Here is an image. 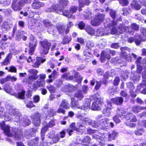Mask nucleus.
I'll return each instance as SVG.
<instances>
[{
  "mask_svg": "<svg viewBox=\"0 0 146 146\" xmlns=\"http://www.w3.org/2000/svg\"><path fill=\"white\" fill-rule=\"evenodd\" d=\"M25 92L24 91H22L19 92L18 94L16 93H14L11 95H13L17 98L23 99L25 98Z\"/></svg>",
  "mask_w": 146,
  "mask_h": 146,
  "instance_id": "a878e982",
  "label": "nucleus"
},
{
  "mask_svg": "<svg viewBox=\"0 0 146 146\" xmlns=\"http://www.w3.org/2000/svg\"><path fill=\"white\" fill-rule=\"evenodd\" d=\"M117 112L118 115L120 117L122 118L123 116H125V112L121 109H118Z\"/></svg>",
  "mask_w": 146,
  "mask_h": 146,
  "instance_id": "58836bf2",
  "label": "nucleus"
},
{
  "mask_svg": "<svg viewBox=\"0 0 146 146\" xmlns=\"http://www.w3.org/2000/svg\"><path fill=\"white\" fill-rule=\"evenodd\" d=\"M38 71L35 69H31L28 70V72L32 75L29 77L28 78L23 79V81L25 82H28L29 84H31L33 80L37 79L38 78L37 76Z\"/></svg>",
  "mask_w": 146,
  "mask_h": 146,
  "instance_id": "39448f33",
  "label": "nucleus"
},
{
  "mask_svg": "<svg viewBox=\"0 0 146 146\" xmlns=\"http://www.w3.org/2000/svg\"><path fill=\"white\" fill-rule=\"evenodd\" d=\"M77 117L80 119L82 123L83 124L89 125L92 120L90 118L84 117L81 115H78Z\"/></svg>",
  "mask_w": 146,
  "mask_h": 146,
  "instance_id": "dca6fc26",
  "label": "nucleus"
},
{
  "mask_svg": "<svg viewBox=\"0 0 146 146\" xmlns=\"http://www.w3.org/2000/svg\"><path fill=\"white\" fill-rule=\"evenodd\" d=\"M7 113H5L4 110L3 108H0V117L4 115V117L5 115V114Z\"/></svg>",
  "mask_w": 146,
  "mask_h": 146,
  "instance_id": "e2e57ef3",
  "label": "nucleus"
},
{
  "mask_svg": "<svg viewBox=\"0 0 146 146\" xmlns=\"http://www.w3.org/2000/svg\"><path fill=\"white\" fill-rule=\"evenodd\" d=\"M58 1H59V0H58ZM60 6V5L59 2L58 4H56L55 5H52L51 7L46 9L45 11L46 12H53L54 11L57 12V9H59Z\"/></svg>",
  "mask_w": 146,
  "mask_h": 146,
  "instance_id": "a211bd4d",
  "label": "nucleus"
},
{
  "mask_svg": "<svg viewBox=\"0 0 146 146\" xmlns=\"http://www.w3.org/2000/svg\"><path fill=\"white\" fill-rule=\"evenodd\" d=\"M90 124L93 127L96 128H98L100 125L98 123L95 121H93L92 120Z\"/></svg>",
  "mask_w": 146,
  "mask_h": 146,
  "instance_id": "de8ad7c7",
  "label": "nucleus"
},
{
  "mask_svg": "<svg viewBox=\"0 0 146 146\" xmlns=\"http://www.w3.org/2000/svg\"><path fill=\"white\" fill-rule=\"evenodd\" d=\"M4 133L9 137H12L15 140H19L23 137L22 131L18 130L16 128L13 129L10 131L9 127L8 125L5 126L3 128Z\"/></svg>",
  "mask_w": 146,
  "mask_h": 146,
  "instance_id": "f257e3e1",
  "label": "nucleus"
},
{
  "mask_svg": "<svg viewBox=\"0 0 146 146\" xmlns=\"http://www.w3.org/2000/svg\"><path fill=\"white\" fill-rule=\"evenodd\" d=\"M71 107L77 108L80 109L84 110L90 109V102L91 100L90 99H85V101L86 104L83 106L79 107L78 106V102L74 98H71Z\"/></svg>",
  "mask_w": 146,
  "mask_h": 146,
  "instance_id": "7ed1b4c3",
  "label": "nucleus"
},
{
  "mask_svg": "<svg viewBox=\"0 0 146 146\" xmlns=\"http://www.w3.org/2000/svg\"><path fill=\"white\" fill-rule=\"evenodd\" d=\"M86 32L90 35H93L94 34L95 31L90 26H89L86 27Z\"/></svg>",
  "mask_w": 146,
  "mask_h": 146,
  "instance_id": "f704fd0d",
  "label": "nucleus"
},
{
  "mask_svg": "<svg viewBox=\"0 0 146 146\" xmlns=\"http://www.w3.org/2000/svg\"><path fill=\"white\" fill-rule=\"evenodd\" d=\"M75 78H76V81L78 83H80L81 82L82 80L83 79V77L79 75H75Z\"/></svg>",
  "mask_w": 146,
  "mask_h": 146,
  "instance_id": "864d4df0",
  "label": "nucleus"
},
{
  "mask_svg": "<svg viewBox=\"0 0 146 146\" xmlns=\"http://www.w3.org/2000/svg\"><path fill=\"white\" fill-rule=\"evenodd\" d=\"M10 20H8L7 21H5L3 23L2 26V29L3 31H6L9 30L11 27V24H10Z\"/></svg>",
  "mask_w": 146,
  "mask_h": 146,
  "instance_id": "412c9836",
  "label": "nucleus"
},
{
  "mask_svg": "<svg viewBox=\"0 0 146 146\" xmlns=\"http://www.w3.org/2000/svg\"><path fill=\"white\" fill-rule=\"evenodd\" d=\"M91 141V138L88 136L85 137L82 141V142L86 144H83V146H88L89 144L90 143Z\"/></svg>",
  "mask_w": 146,
  "mask_h": 146,
  "instance_id": "7c9ffc66",
  "label": "nucleus"
},
{
  "mask_svg": "<svg viewBox=\"0 0 146 146\" xmlns=\"http://www.w3.org/2000/svg\"><path fill=\"white\" fill-rule=\"evenodd\" d=\"M120 56L121 57L124 58L128 61H131V59H127L128 56L127 55V53L125 51H122L121 53Z\"/></svg>",
  "mask_w": 146,
  "mask_h": 146,
  "instance_id": "ea45409f",
  "label": "nucleus"
},
{
  "mask_svg": "<svg viewBox=\"0 0 146 146\" xmlns=\"http://www.w3.org/2000/svg\"><path fill=\"white\" fill-rule=\"evenodd\" d=\"M30 40L29 45L30 49L29 52L30 54L32 55L33 54L37 45V40L35 37L32 35L30 36Z\"/></svg>",
  "mask_w": 146,
  "mask_h": 146,
  "instance_id": "1a4fd4ad",
  "label": "nucleus"
},
{
  "mask_svg": "<svg viewBox=\"0 0 146 146\" xmlns=\"http://www.w3.org/2000/svg\"><path fill=\"white\" fill-rule=\"evenodd\" d=\"M55 123L53 120H51L50 121L48 125H47L46 126L48 127H52L55 125Z\"/></svg>",
  "mask_w": 146,
  "mask_h": 146,
  "instance_id": "338daca9",
  "label": "nucleus"
},
{
  "mask_svg": "<svg viewBox=\"0 0 146 146\" xmlns=\"http://www.w3.org/2000/svg\"><path fill=\"white\" fill-rule=\"evenodd\" d=\"M11 34L12 35L11 36H9L8 35H4L2 39V40L6 41L7 40L8 38L10 39H11V38L13 37L14 35V34L13 33H12Z\"/></svg>",
  "mask_w": 146,
  "mask_h": 146,
  "instance_id": "37998d69",
  "label": "nucleus"
},
{
  "mask_svg": "<svg viewBox=\"0 0 146 146\" xmlns=\"http://www.w3.org/2000/svg\"><path fill=\"white\" fill-rule=\"evenodd\" d=\"M38 139L37 138H35L31 141L28 142V144L30 146H37L38 145Z\"/></svg>",
  "mask_w": 146,
  "mask_h": 146,
  "instance_id": "2f4dec72",
  "label": "nucleus"
},
{
  "mask_svg": "<svg viewBox=\"0 0 146 146\" xmlns=\"http://www.w3.org/2000/svg\"><path fill=\"white\" fill-rule=\"evenodd\" d=\"M112 102L117 105H120L123 102V99L122 97H117L111 100Z\"/></svg>",
  "mask_w": 146,
  "mask_h": 146,
  "instance_id": "4be33fe9",
  "label": "nucleus"
},
{
  "mask_svg": "<svg viewBox=\"0 0 146 146\" xmlns=\"http://www.w3.org/2000/svg\"><path fill=\"white\" fill-rule=\"evenodd\" d=\"M47 112L48 115L50 117L53 116L54 114L56 113V112L54 111V110L53 109H49L48 111Z\"/></svg>",
  "mask_w": 146,
  "mask_h": 146,
  "instance_id": "a18cd8bd",
  "label": "nucleus"
},
{
  "mask_svg": "<svg viewBox=\"0 0 146 146\" xmlns=\"http://www.w3.org/2000/svg\"><path fill=\"white\" fill-rule=\"evenodd\" d=\"M71 40V39L70 37H68V36H65L61 43L63 44H68Z\"/></svg>",
  "mask_w": 146,
  "mask_h": 146,
  "instance_id": "4c0bfd02",
  "label": "nucleus"
},
{
  "mask_svg": "<svg viewBox=\"0 0 146 146\" xmlns=\"http://www.w3.org/2000/svg\"><path fill=\"white\" fill-rule=\"evenodd\" d=\"M91 14L92 13L91 12L88 11V13H87V14L84 16L85 19L87 20L90 19L92 18Z\"/></svg>",
  "mask_w": 146,
  "mask_h": 146,
  "instance_id": "4d7b16f0",
  "label": "nucleus"
},
{
  "mask_svg": "<svg viewBox=\"0 0 146 146\" xmlns=\"http://www.w3.org/2000/svg\"><path fill=\"white\" fill-rule=\"evenodd\" d=\"M131 5L132 8L136 10H139L141 7V6L135 0L131 2Z\"/></svg>",
  "mask_w": 146,
  "mask_h": 146,
  "instance_id": "b1692460",
  "label": "nucleus"
},
{
  "mask_svg": "<svg viewBox=\"0 0 146 146\" xmlns=\"http://www.w3.org/2000/svg\"><path fill=\"white\" fill-rule=\"evenodd\" d=\"M40 114L38 113H37L34 115L31 116L33 122L35 125H39L40 122Z\"/></svg>",
  "mask_w": 146,
  "mask_h": 146,
  "instance_id": "ddd939ff",
  "label": "nucleus"
},
{
  "mask_svg": "<svg viewBox=\"0 0 146 146\" xmlns=\"http://www.w3.org/2000/svg\"><path fill=\"white\" fill-rule=\"evenodd\" d=\"M142 40V38L140 34H136L134 37H130L128 38V41L130 43L135 42L137 45H139L141 41Z\"/></svg>",
  "mask_w": 146,
  "mask_h": 146,
  "instance_id": "f8f14e48",
  "label": "nucleus"
},
{
  "mask_svg": "<svg viewBox=\"0 0 146 146\" xmlns=\"http://www.w3.org/2000/svg\"><path fill=\"white\" fill-rule=\"evenodd\" d=\"M59 33L63 34L64 32V27L62 25H58L56 27Z\"/></svg>",
  "mask_w": 146,
  "mask_h": 146,
  "instance_id": "e433bc0d",
  "label": "nucleus"
},
{
  "mask_svg": "<svg viewBox=\"0 0 146 146\" xmlns=\"http://www.w3.org/2000/svg\"><path fill=\"white\" fill-rule=\"evenodd\" d=\"M60 138V135L57 134L54 135V137L52 138V140L54 142L56 143L59 141Z\"/></svg>",
  "mask_w": 146,
  "mask_h": 146,
  "instance_id": "a19ab883",
  "label": "nucleus"
},
{
  "mask_svg": "<svg viewBox=\"0 0 146 146\" xmlns=\"http://www.w3.org/2000/svg\"><path fill=\"white\" fill-rule=\"evenodd\" d=\"M45 84V82L44 81H42L41 82L38 80L36 82V84L35 83L33 84V86L34 88H37L38 87H40L41 86H43Z\"/></svg>",
  "mask_w": 146,
  "mask_h": 146,
  "instance_id": "72a5a7b5",
  "label": "nucleus"
},
{
  "mask_svg": "<svg viewBox=\"0 0 146 146\" xmlns=\"http://www.w3.org/2000/svg\"><path fill=\"white\" fill-rule=\"evenodd\" d=\"M36 60V62L34 65H33V67L35 68L38 67L41 63H43L46 60V59H43L41 57H37Z\"/></svg>",
  "mask_w": 146,
  "mask_h": 146,
  "instance_id": "aec40b11",
  "label": "nucleus"
},
{
  "mask_svg": "<svg viewBox=\"0 0 146 146\" xmlns=\"http://www.w3.org/2000/svg\"><path fill=\"white\" fill-rule=\"evenodd\" d=\"M62 77L64 78L69 80H74L75 79V76L74 77L72 76H70L67 74H63Z\"/></svg>",
  "mask_w": 146,
  "mask_h": 146,
  "instance_id": "c9c22d12",
  "label": "nucleus"
},
{
  "mask_svg": "<svg viewBox=\"0 0 146 146\" xmlns=\"http://www.w3.org/2000/svg\"><path fill=\"white\" fill-rule=\"evenodd\" d=\"M40 43L41 46V48L40 51V53L43 54H46L51 46V44L46 39L42 41H40Z\"/></svg>",
  "mask_w": 146,
  "mask_h": 146,
  "instance_id": "423d86ee",
  "label": "nucleus"
},
{
  "mask_svg": "<svg viewBox=\"0 0 146 146\" xmlns=\"http://www.w3.org/2000/svg\"><path fill=\"white\" fill-rule=\"evenodd\" d=\"M66 88H67L68 91L72 92L75 89L74 86L71 85H68L65 86Z\"/></svg>",
  "mask_w": 146,
  "mask_h": 146,
  "instance_id": "6e6d98bb",
  "label": "nucleus"
},
{
  "mask_svg": "<svg viewBox=\"0 0 146 146\" xmlns=\"http://www.w3.org/2000/svg\"><path fill=\"white\" fill-rule=\"evenodd\" d=\"M47 88L51 93H54L55 92V88L52 86H48Z\"/></svg>",
  "mask_w": 146,
  "mask_h": 146,
  "instance_id": "49530a36",
  "label": "nucleus"
},
{
  "mask_svg": "<svg viewBox=\"0 0 146 146\" xmlns=\"http://www.w3.org/2000/svg\"><path fill=\"white\" fill-rule=\"evenodd\" d=\"M44 25L47 27H48L52 25L51 22L48 20H45L43 21Z\"/></svg>",
  "mask_w": 146,
  "mask_h": 146,
  "instance_id": "c03bdc74",
  "label": "nucleus"
},
{
  "mask_svg": "<svg viewBox=\"0 0 146 146\" xmlns=\"http://www.w3.org/2000/svg\"><path fill=\"white\" fill-rule=\"evenodd\" d=\"M113 121L116 123H119L121 121L119 119L117 116L116 115H115L113 118Z\"/></svg>",
  "mask_w": 146,
  "mask_h": 146,
  "instance_id": "774afa93",
  "label": "nucleus"
},
{
  "mask_svg": "<svg viewBox=\"0 0 146 146\" xmlns=\"http://www.w3.org/2000/svg\"><path fill=\"white\" fill-rule=\"evenodd\" d=\"M74 96L78 100H82L84 97L83 94L81 90L77 91L74 94Z\"/></svg>",
  "mask_w": 146,
  "mask_h": 146,
  "instance_id": "5701e85b",
  "label": "nucleus"
},
{
  "mask_svg": "<svg viewBox=\"0 0 146 146\" xmlns=\"http://www.w3.org/2000/svg\"><path fill=\"white\" fill-rule=\"evenodd\" d=\"M132 117L133 118L131 119V122H135L137 121V119L135 116L133 115L132 113H128L125 112V116H123L122 118H125L127 120H129L131 119Z\"/></svg>",
  "mask_w": 146,
  "mask_h": 146,
  "instance_id": "f3484780",
  "label": "nucleus"
},
{
  "mask_svg": "<svg viewBox=\"0 0 146 146\" xmlns=\"http://www.w3.org/2000/svg\"><path fill=\"white\" fill-rule=\"evenodd\" d=\"M12 57V54L11 53H9L7 57L5 59L4 61L2 62V65H7L9 63Z\"/></svg>",
  "mask_w": 146,
  "mask_h": 146,
  "instance_id": "cd10ccee",
  "label": "nucleus"
},
{
  "mask_svg": "<svg viewBox=\"0 0 146 146\" xmlns=\"http://www.w3.org/2000/svg\"><path fill=\"white\" fill-rule=\"evenodd\" d=\"M142 57L141 56L139 57L136 60V62L138 63H141L144 64V66H146V63H143V59L141 60Z\"/></svg>",
  "mask_w": 146,
  "mask_h": 146,
  "instance_id": "603ef678",
  "label": "nucleus"
},
{
  "mask_svg": "<svg viewBox=\"0 0 146 146\" xmlns=\"http://www.w3.org/2000/svg\"><path fill=\"white\" fill-rule=\"evenodd\" d=\"M118 133L115 131H113L112 132V133L109 135V137H111L112 138H114L116 136H117Z\"/></svg>",
  "mask_w": 146,
  "mask_h": 146,
  "instance_id": "bf43d9fd",
  "label": "nucleus"
},
{
  "mask_svg": "<svg viewBox=\"0 0 146 146\" xmlns=\"http://www.w3.org/2000/svg\"><path fill=\"white\" fill-rule=\"evenodd\" d=\"M119 3L123 6L127 5L129 3L127 0H119Z\"/></svg>",
  "mask_w": 146,
  "mask_h": 146,
  "instance_id": "8fccbe9b",
  "label": "nucleus"
},
{
  "mask_svg": "<svg viewBox=\"0 0 146 146\" xmlns=\"http://www.w3.org/2000/svg\"><path fill=\"white\" fill-rule=\"evenodd\" d=\"M110 34L112 35L118 33V31L116 27H113L110 30Z\"/></svg>",
  "mask_w": 146,
  "mask_h": 146,
  "instance_id": "09e8293b",
  "label": "nucleus"
},
{
  "mask_svg": "<svg viewBox=\"0 0 146 146\" xmlns=\"http://www.w3.org/2000/svg\"><path fill=\"white\" fill-rule=\"evenodd\" d=\"M110 54H111L112 55H114L115 54L116 52L114 51L108 49L102 52L101 57V60L102 62H103L104 60L106 59L109 60L110 58Z\"/></svg>",
  "mask_w": 146,
  "mask_h": 146,
  "instance_id": "9d476101",
  "label": "nucleus"
},
{
  "mask_svg": "<svg viewBox=\"0 0 146 146\" xmlns=\"http://www.w3.org/2000/svg\"><path fill=\"white\" fill-rule=\"evenodd\" d=\"M119 79L118 77H116L113 81V84L115 86H117L119 84Z\"/></svg>",
  "mask_w": 146,
  "mask_h": 146,
  "instance_id": "0e129e2a",
  "label": "nucleus"
},
{
  "mask_svg": "<svg viewBox=\"0 0 146 146\" xmlns=\"http://www.w3.org/2000/svg\"><path fill=\"white\" fill-rule=\"evenodd\" d=\"M44 5V4L37 0L35 1L32 4V7L34 9H38Z\"/></svg>",
  "mask_w": 146,
  "mask_h": 146,
  "instance_id": "6ab92c4d",
  "label": "nucleus"
},
{
  "mask_svg": "<svg viewBox=\"0 0 146 146\" xmlns=\"http://www.w3.org/2000/svg\"><path fill=\"white\" fill-rule=\"evenodd\" d=\"M109 121L108 119L105 118L100 120V123L102 126L107 127L109 125Z\"/></svg>",
  "mask_w": 146,
  "mask_h": 146,
  "instance_id": "c85d7f7f",
  "label": "nucleus"
},
{
  "mask_svg": "<svg viewBox=\"0 0 146 146\" xmlns=\"http://www.w3.org/2000/svg\"><path fill=\"white\" fill-rule=\"evenodd\" d=\"M10 112L11 113L7 112L5 114V121H8L13 119L14 121L21 122L23 117L20 112L15 109L10 110Z\"/></svg>",
  "mask_w": 146,
  "mask_h": 146,
  "instance_id": "f03ea898",
  "label": "nucleus"
},
{
  "mask_svg": "<svg viewBox=\"0 0 146 146\" xmlns=\"http://www.w3.org/2000/svg\"><path fill=\"white\" fill-rule=\"evenodd\" d=\"M111 109L110 108H108L106 109H104L103 110V113L106 114V115H109L110 113Z\"/></svg>",
  "mask_w": 146,
  "mask_h": 146,
  "instance_id": "3c124183",
  "label": "nucleus"
},
{
  "mask_svg": "<svg viewBox=\"0 0 146 146\" xmlns=\"http://www.w3.org/2000/svg\"><path fill=\"white\" fill-rule=\"evenodd\" d=\"M131 28L129 27L125 26L123 27L122 29H123L124 31H128L129 33L131 35H133L134 34V31L132 30H133L135 31H138L139 29V27L138 25L135 23H133L131 25ZM123 32V29L119 31V33L120 34L122 33Z\"/></svg>",
  "mask_w": 146,
  "mask_h": 146,
  "instance_id": "6e6552de",
  "label": "nucleus"
},
{
  "mask_svg": "<svg viewBox=\"0 0 146 146\" xmlns=\"http://www.w3.org/2000/svg\"><path fill=\"white\" fill-rule=\"evenodd\" d=\"M23 6V4L21 1L19 3H16L15 1H13L12 4V7L14 11L19 10L21 9V7Z\"/></svg>",
  "mask_w": 146,
  "mask_h": 146,
  "instance_id": "4468645a",
  "label": "nucleus"
},
{
  "mask_svg": "<svg viewBox=\"0 0 146 146\" xmlns=\"http://www.w3.org/2000/svg\"><path fill=\"white\" fill-rule=\"evenodd\" d=\"M107 31H104L102 28L99 27L96 31L97 35L98 36H102L109 35L110 34V32L109 30L108 32Z\"/></svg>",
  "mask_w": 146,
  "mask_h": 146,
  "instance_id": "2eb2a0df",
  "label": "nucleus"
},
{
  "mask_svg": "<svg viewBox=\"0 0 146 146\" xmlns=\"http://www.w3.org/2000/svg\"><path fill=\"white\" fill-rule=\"evenodd\" d=\"M77 9L78 7H77L75 6H72L70 9V12L72 13H75L77 10Z\"/></svg>",
  "mask_w": 146,
  "mask_h": 146,
  "instance_id": "5fc2aeb1",
  "label": "nucleus"
},
{
  "mask_svg": "<svg viewBox=\"0 0 146 146\" xmlns=\"http://www.w3.org/2000/svg\"><path fill=\"white\" fill-rule=\"evenodd\" d=\"M78 3L80 6V7H83L85 5H89L90 3V1L89 0H79Z\"/></svg>",
  "mask_w": 146,
  "mask_h": 146,
  "instance_id": "c756f323",
  "label": "nucleus"
},
{
  "mask_svg": "<svg viewBox=\"0 0 146 146\" xmlns=\"http://www.w3.org/2000/svg\"><path fill=\"white\" fill-rule=\"evenodd\" d=\"M8 81H15L17 79L14 76H8L7 77Z\"/></svg>",
  "mask_w": 146,
  "mask_h": 146,
  "instance_id": "69168bd1",
  "label": "nucleus"
},
{
  "mask_svg": "<svg viewBox=\"0 0 146 146\" xmlns=\"http://www.w3.org/2000/svg\"><path fill=\"white\" fill-rule=\"evenodd\" d=\"M104 14H98L95 16V18L91 21V25L94 26H99L104 20Z\"/></svg>",
  "mask_w": 146,
  "mask_h": 146,
  "instance_id": "0eeeda50",
  "label": "nucleus"
},
{
  "mask_svg": "<svg viewBox=\"0 0 146 146\" xmlns=\"http://www.w3.org/2000/svg\"><path fill=\"white\" fill-rule=\"evenodd\" d=\"M60 106L65 109H68L70 108L68 101L66 100H63L62 101Z\"/></svg>",
  "mask_w": 146,
  "mask_h": 146,
  "instance_id": "393cba45",
  "label": "nucleus"
},
{
  "mask_svg": "<svg viewBox=\"0 0 146 146\" xmlns=\"http://www.w3.org/2000/svg\"><path fill=\"white\" fill-rule=\"evenodd\" d=\"M21 122V123L23 122V123H24L26 125H29L31 123L30 121L28 118H26L24 117H23Z\"/></svg>",
  "mask_w": 146,
  "mask_h": 146,
  "instance_id": "79ce46f5",
  "label": "nucleus"
},
{
  "mask_svg": "<svg viewBox=\"0 0 146 146\" xmlns=\"http://www.w3.org/2000/svg\"><path fill=\"white\" fill-rule=\"evenodd\" d=\"M143 69V68L142 66L139 65H137V72L135 74L132 72L131 73V79L132 80L134 81L139 80L140 79L141 76L140 75L137 74V73L140 74Z\"/></svg>",
  "mask_w": 146,
  "mask_h": 146,
  "instance_id": "9b49d317",
  "label": "nucleus"
},
{
  "mask_svg": "<svg viewBox=\"0 0 146 146\" xmlns=\"http://www.w3.org/2000/svg\"><path fill=\"white\" fill-rule=\"evenodd\" d=\"M94 46V44L90 41H88L86 44V46L88 48H91Z\"/></svg>",
  "mask_w": 146,
  "mask_h": 146,
  "instance_id": "680f3d73",
  "label": "nucleus"
},
{
  "mask_svg": "<svg viewBox=\"0 0 146 146\" xmlns=\"http://www.w3.org/2000/svg\"><path fill=\"white\" fill-rule=\"evenodd\" d=\"M145 109H146V107H139L135 106L132 107V110L133 112L137 113L141 110Z\"/></svg>",
  "mask_w": 146,
  "mask_h": 146,
  "instance_id": "bb28decb",
  "label": "nucleus"
},
{
  "mask_svg": "<svg viewBox=\"0 0 146 146\" xmlns=\"http://www.w3.org/2000/svg\"><path fill=\"white\" fill-rule=\"evenodd\" d=\"M120 95L123 97H125V98H128V96L126 92L122 90L120 92Z\"/></svg>",
  "mask_w": 146,
  "mask_h": 146,
  "instance_id": "052dcab7",
  "label": "nucleus"
},
{
  "mask_svg": "<svg viewBox=\"0 0 146 146\" xmlns=\"http://www.w3.org/2000/svg\"><path fill=\"white\" fill-rule=\"evenodd\" d=\"M91 109L93 110H99L101 109L100 106L95 102H93Z\"/></svg>",
  "mask_w": 146,
  "mask_h": 146,
  "instance_id": "473e14b6",
  "label": "nucleus"
},
{
  "mask_svg": "<svg viewBox=\"0 0 146 146\" xmlns=\"http://www.w3.org/2000/svg\"><path fill=\"white\" fill-rule=\"evenodd\" d=\"M68 1L67 0H59V3L60 5L59 9H57V13L60 14H62L64 16L70 18V13L68 10H66L64 11H62L64 6H66Z\"/></svg>",
  "mask_w": 146,
  "mask_h": 146,
  "instance_id": "20e7f679",
  "label": "nucleus"
},
{
  "mask_svg": "<svg viewBox=\"0 0 146 146\" xmlns=\"http://www.w3.org/2000/svg\"><path fill=\"white\" fill-rule=\"evenodd\" d=\"M140 30L141 33L146 38V28L142 27L141 28Z\"/></svg>",
  "mask_w": 146,
  "mask_h": 146,
  "instance_id": "13d9d810",
  "label": "nucleus"
}]
</instances>
